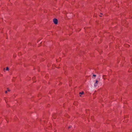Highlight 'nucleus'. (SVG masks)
I'll list each match as a JSON object with an SVG mask.
<instances>
[{
	"label": "nucleus",
	"mask_w": 132,
	"mask_h": 132,
	"mask_svg": "<svg viewBox=\"0 0 132 132\" xmlns=\"http://www.w3.org/2000/svg\"><path fill=\"white\" fill-rule=\"evenodd\" d=\"M53 21L54 23L55 24H57V19L55 18L53 20Z\"/></svg>",
	"instance_id": "1"
},
{
	"label": "nucleus",
	"mask_w": 132,
	"mask_h": 132,
	"mask_svg": "<svg viewBox=\"0 0 132 132\" xmlns=\"http://www.w3.org/2000/svg\"><path fill=\"white\" fill-rule=\"evenodd\" d=\"M98 82V81L97 80H96V81L95 82V84H94V86H97Z\"/></svg>",
	"instance_id": "2"
},
{
	"label": "nucleus",
	"mask_w": 132,
	"mask_h": 132,
	"mask_svg": "<svg viewBox=\"0 0 132 132\" xmlns=\"http://www.w3.org/2000/svg\"><path fill=\"white\" fill-rule=\"evenodd\" d=\"M84 93L83 92H80L79 94H80L79 96H81V95H82Z\"/></svg>",
	"instance_id": "3"
},
{
	"label": "nucleus",
	"mask_w": 132,
	"mask_h": 132,
	"mask_svg": "<svg viewBox=\"0 0 132 132\" xmlns=\"http://www.w3.org/2000/svg\"><path fill=\"white\" fill-rule=\"evenodd\" d=\"M10 90L9 89H8L7 90H6L5 92V93H7L8 92H10Z\"/></svg>",
	"instance_id": "4"
},
{
	"label": "nucleus",
	"mask_w": 132,
	"mask_h": 132,
	"mask_svg": "<svg viewBox=\"0 0 132 132\" xmlns=\"http://www.w3.org/2000/svg\"><path fill=\"white\" fill-rule=\"evenodd\" d=\"M6 71H8L9 70V68L8 67H6Z\"/></svg>",
	"instance_id": "5"
},
{
	"label": "nucleus",
	"mask_w": 132,
	"mask_h": 132,
	"mask_svg": "<svg viewBox=\"0 0 132 132\" xmlns=\"http://www.w3.org/2000/svg\"><path fill=\"white\" fill-rule=\"evenodd\" d=\"M3 71H4V72H5V68H4L3 69Z\"/></svg>",
	"instance_id": "6"
},
{
	"label": "nucleus",
	"mask_w": 132,
	"mask_h": 132,
	"mask_svg": "<svg viewBox=\"0 0 132 132\" xmlns=\"http://www.w3.org/2000/svg\"><path fill=\"white\" fill-rule=\"evenodd\" d=\"M93 76L94 77H95L96 76V75L94 74L93 75Z\"/></svg>",
	"instance_id": "7"
},
{
	"label": "nucleus",
	"mask_w": 132,
	"mask_h": 132,
	"mask_svg": "<svg viewBox=\"0 0 132 132\" xmlns=\"http://www.w3.org/2000/svg\"><path fill=\"white\" fill-rule=\"evenodd\" d=\"M70 127H71L69 126V127L68 128H70Z\"/></svg>",
	"instance_id": "8"
}]
</instances>
